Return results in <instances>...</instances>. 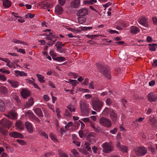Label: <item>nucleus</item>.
<instances>
[{"mask_svg":"<svg viewBox=\"0 0 157 157\" xmlns=\"http://www.w3.org/2000/svg\"><path fill=\"white\" fill-rule=\"evenodd\" d=\"M91 102L93 109L96 111H100L103 105V103L98 98L96 97L92 98Z\"/></svg>","mask_w":157,"mask_h":157,"instance_id":"nucleus-1","label":"nucleus"},{"mask_svg":"<svg viewBox=\"0 0 157 157\" xmlns=\"http://www.w3.org/2000/svg\"><path fill=\"white\" fill-rule=\"evenodd\" d=\"M98 67L99 68V72H101L105 77L109 79L111 78L110 72L108 67L101 64L98 65Z\"/></svg>","mask_w":157,"mask_h":157,"instance_id":"nucleus-2","label":"nucleus"},{"mask_svg":"<svg viewBox=\"0 0 157 157\" xmlns=\"http://www.w3.org/2000/svg\"><path fill=\"white\" fill-rule=\"evenodd\" d=\"M80 105L82 113L83 115H85L89 113V109L88 108V105L85 102L81 101Z\"/></svg>","mask_w":157,"mask_h":157,"instance_id":"nucleus-3","label":"nucleus"},{"mask_svg":"<svg viewBox=\"0 0 157 157\" xmlns=\"http://www.w3.org/2000/svg\"><path fill=\"white\" fill-rule=\"evenodd\" d=\"M100 123L107 127H110L111 126V121L105 117H101L99 120Z\"/></svg>","mask_w":157,"mask_h":157,"instance_id":"nucleus-4","label":"nucleus"},{"mask_svg":"<svg viewBox=\"0 0 157 157\" xmlns=\"http://www.w3.org/2000/svg\"><path fill=\"white\" fill-rule=\"evenodd\" d=\"M110 143H105L103 144V151L105 153H109L113 150V147Z\"/></svg>","mask_w":157,"mask_h":157,"instance_id":"nucleus-5","label":"nucleus"},{"mask_svg":"<svg viewBox=\"0 0 157 157\" xmlns=\"http://www.w3.org/2000/svg\"><path fill=\"white\" fill-rule=\"evenodd\" d=\"M147 152V149L144 147H140L137 150L135 151L136 154L137 156H143Z\"/></svg>","mask_w":157,"mask_h":157,"instance_id":"nucleus-6","label":"nucleus"},{"mask_svg":"<svg viewBox=\"0 0 157 157\" xmlns=\"http://www.w3.org/2000/svg\"><path fill=\"white\" fill-rule=\"evenodd\" d=\"M0 124L3 127L9 128L11 126L12 123L6 119H3L0 121Z\"/></svg>","mask_w":157,"mask_h":157,"instance_id":"nucleus-7","label":"nucleus"},{"mask_svg":"<svg viewBox=\"0 0 157 157\" xmlns=\"http://www.w3.org/2000/svg\"><path fill=\"white\" fill-rule=\"evenodd\" d=\"M88 10L85 8H82L78 11L77 13L78 16H84L88 14Z\"/></svg>","mask_w":157,"mask_h":157,"instance_id":"nucleus-8","label":"nucleus"},{"mask_svg":"<svg viewBox=\"0 0 157 157\" xmlns=\"http://www.w3.org/2000/svg\"><path fill=\"white\" fill-rule=\"evenodd\" d=\"M9 135L11 137L15 138L23 139L24 137L23 135L22 134L16 132H11L9 134Z\"/></svg>","mask_w":157,"mask_h":157,"instance_id":"nucleus-9","label":"nucleus"},{"mask_svg":"<svg viewBox=\"0 0 157 157\" xmlns=\"http://www.w3.org/2000/svg\"><path fill=\"white\" fill-rule=\"evenodd\" d=\"M148 99L150 102L155 101L157 99V95L153 93H150L148 95Z\"/></svg>","mask_w":157,"mask_h":157,"instance_id":"nucleus-10","label":"nucleus"},{"mask_svg":"<svg viewBox=\"0 0 157 157\" xmlns=\"http://www.w3.org/2000/svg\"><path fill=\"white\" fill-rule=\"evenodd\" d=\"M21 94L22 96L24 98L30 96L29 92L27 90L24 89H22L21 92Z\"/></svg>","mask_w":157,"mask_h":157,"instance_id":"nucleus-11","label":"nucleus"},{"mask_svg":"<svg viewBox=\"0 0 157 157\" xmlns=\"http://www.w3.org/2000/svg\"><path fill=\"white\" fill-rule=\"evenodd\" d=\"M109 115L112 121L115 123L117 119V114L113 110L110 112Z\"/></svg>","mask_w":157,"mask_h":157,"instance_id":"nucleus-12","label":"nucleus"},{"mask_svg":"<svg viewBox=\"0 0 157 157\" xmlns=\"http://www.w3.org/2000/svg\"><path fill=\"white\" fill-rule=\"evenodd\" d=\"M63 10L62 7L57 5L55 8V12L58 15H60L62 13Z\"/></svg>","mask_w":157,"mask_h":157,"instance_id":"nucleus-13","label":"nucleus"},{"mask_svg":"<svg viewBox=\"0 0 157 157\" xmlns=\"http://www.w3.org/2000/svg\"><path fill=\"white\" fill-rule=\"evenodd\" d=\"M26 128L28 132L31 133L33 132V128L30 123L29 122H27L25 123Z\"/></svg>","mask_w":157,"mask_h":157,"instance_id":"nucleus-14","label":"nucleus"},{"mask_svg":"<svg viewBox=\"0 0 157 157\" xmlns=\"http://www.w3.org/2000/svg\"><path fill=\"white\" fill-rule=\"evenodd\" d=\"M3 2V7L6 8H8L10 7L11 6V2L9 0H2Z\"/></svg>","mask_w":157,"mask_h":157,"instance_id":"nucleus-15","label":"nucleus"},{"mask_svg":"<svg viewBox=\"0 0 157 157\" xmlns=\"http://www.w3.org/2000/svg\"><path fill=\"white\" fill-rule=\"evenodd\" d=\"M7 81L11 85V86L14 88H16L18 86V82L15 80H10L9 79Z\"/></svg>","mask_w":157,"mask_h":157,"instance_id":"nucleus-16","label":"nucleus"},{"mask_svg":"<svg viewBox=\"0 0 157 157\" xmlns=\"http://www.w3.org/2000/svg\"><path fill=\"white\" fill-rule=\"evenodd\" d=\"M138 22L140 25L145 27H147V25L146 20L144 17L140 19L139 20Z\"/></svg>","mask_w":157,"mask_h":157,"instance_id":"nucleus-17","label":"nucleus"},{"mask_svg":"<svg viewBox=\"0 0 157 157\" xmlns=\"http://www.w3.org/2000/svg\"><path fill=\"white\" fill-rule=\"evenodd\" d=\"M80 3V0H74L73 2L71 3V5L73 8H76L78 6Z\"/></svg>","mask_w":157,"mask_h":157,"instance_id":"nucleus-18","label":"nucleus"},{"mask_svg":"<svg viewBox=\"0 0 157 157\" xmlns=\"http://www.w3.org/2000/svg\"><path fill=\"white\" fill-rule=\"evenodd\" d=\"M0 91L2 94L5 95L7 94L8 92L7 88L3 86H0Z\"/></svg>","mask_w":157,"mask_h":157,"instance_id":"nucleus-19","label":"nucleus"},{"mask_svg":"<svg viewBox=\"0 0 157 157\" xmlns=\"http://www.w3.org/2000/svg\"><path fill=\"white\" fill-rule=\"evenodd\" d=\"M34 112L39 117H42L43 115L42 111L39 108H36L34 110Z\"/></svg>","mask_w":157,"mask_h":157,"instance_id":"nucleus-20","label":"nucleus"},{"mask_svg":"<svg viewBox=\"0 0 157 157\" xmlns=\"http://www.w3.org/2000/svg\"><path fill=\"white\" fill-rule=\"evenodd\" d=\"M52 58L53 59L57 61H64L65 60V59L64 57H55L56 55L54 54L52 56Z\"/></svg>","mask_w":157,"mask_h":157,"instance_id":"nucleus-21","label":"nucleus"},{"mask_svg":"<svg viewBox=\"0 0 157 157\" xmlns=\"http://www.w3.org/2000/svg\"><path fill=\"white\" fill-rule=\"evenodd\" d=\"M5 104L4 102L2 100H0V111L4 112L5 110Z\"/></svg>","mask_w":157,"mask_h":157,"instance_id":"nucleus-22","label":"nucleus"},{"mask_svg":"<svg viewBox=\"0 0 157 157\" xmlns=\"http://www.w3.org/2000/svg\"><path fill=\"white\" fill-rule=\"evenodd\" d=\"M139 31L138 28L136 26H132L131 27L130 33L132 34H136Z\"/></svg>","mask_w":157,"mask_h":157,"instance_id":"nucleus-23","label":"nucleus"},{"mask_svg":"<svg viewBox=\"0 0 157 157\" xmlns=\"http://www.w3.org/2000/svg\"><path fill=\"white\" fill-rule=\"evenodd\" d=\"M15 72L16 73V75L17 76L18 75H19L21 76H26L27 75V73L24 72H21L19 71H15Z\"/></svg>","mask_w":157,"mask_h":157,"instance_id":"nucleus-24","label":"nucleus"},{"mask_svg":"<svg viewBox=\"0 0 157 157\" xmlns=\"http://www.w3.org/2000/svg\"><path fill=\"white\" fill-rule=\"evenodd\" d=\"M58 152L60 157H68V155L61 150H58Z\"/></svg>","mask_w":157,"mask_h":157,"instance_id":"nucleus-25","label":"nucleus"},{"mask_svg":"<svg viewBox=\"0 0 157 157\" xmlns=\"http://www.w3.org/2000/svg\"><path fill=\"white\" fill-rule=\"evenodd\" d=\"M47 4V2H40L39 3L38 5L41 8L45 9L48 8Z\"/></svg>","mask_w":157,"mask_h":157,"instance_id":"nucleus-26","label":"nucleus"},{"mask_svg":"<svg viewBox=\"0 0 157 157\" xmlns=\"http://www.w3.org/2000/svg\"><path fill=\"white\" fill-rule=\"evenodd\" d=\"M77 19L78 22L80 24H82L86 20V18L83 16H79L78 18Z\"/></svg>","mask_w":157,"mask_h":157,"instance_id":"nucleus-27","label":"nucleus"},{"mask_svg":"<svg viewBox=\"0 0 157 157\" xmlns=\"http://www.w3.org/2000/svg\"><path fill=\"white\" fill-rule=\"evenodd\" d=\"M157 44H149V48L150 50L152 51H155L156 50V48L155 46L157 45Z\"/></svg>","mask_w":157,"mask_h":157,"instance_id":"nucleus-28","label":"nucleus"},{"mask_svg":"<svg viewBox=\"0 0 157 157\" xmlns=\"http://www.w3.org/2000/svg\"><path fill=\"white\" fill-rule=\"evenodd\" d=\"M36 75L38 77V79L40 82L43 83L44 82L45 80H44V77L43 76L38 74H36Z\"/></svg>","mask_w":157,"mask_h":157,"instance_id":"nucleus-29","label":"nucleus"},{"mask_svg":"<svg viewBox=\"0 0 157 157\" xmlns=\"http://www.w3.org/2000/svg\"><path fill=\"white\" fill-rule=\"evenodd\" d=\"M10 114L11 115L12 118L13 119H15L17 117V113L14 112L13 110H11L9 112Z\"/></svg>","mask_w":157,"mask_h":157,"instance_id":"nucleus-30","label":"nucleus"},{"mask_svg":"<svg viewBox=\"0 0 157 157\" xmlns=\"http://www.w3.org/2000/svg\"><path fill=\"white\" fill-rule=\"evenodd\" d=\"M151 122V124L153 127H156L157 126V124L156 123V121L154 118H152L149 120Z\"/></svg>","mask_w":157,"mask_h":157,"instance_id":"nucleus-31","label":"nucleus"},{"mask_svg":"<svg viewBox=\"0 0 157 157\" xmlns=\"http://www.w3.org/2000/svg\"><path fill=\"white\" fill-rule=\"evenodd\" d=\"M33 98L31 97L30 98L28 102H27L26 104L29 107L33 105Z\"/></svg>","mask_w":157,"mask_h":157,"instance_id":"nucleus-32","label":"nucleus"},{"mask_svg":"<svg viewBox=\"0 0 157 157\" xmlns=\"http://www.w3.org/2000/svg\"><path fill=\"white\" fill-rule=\"evenodd\" d=\"M26 114H27L29 117L34 119V118L36 116L32 112L28 111L26 113Z\"/></svg>","mask_w":157,"mask_h":157,"instance_id":"nucleus-33","label":"nucleus"},{"mask_svg":"<svg viewBox=\"0 0 157 157\" xmlns=\"http://www.w3.org/2000/svg\"><path fill=\"white\" fill-rule=\"evenodd\" d=\"M22 122L20 121H18V122H17L15 123V126L17 127L18 128L22 129V128H21L22 125Z\"/></svg>","mask_w":157,"mask_h":157,"instance_id":"nucleus-34","label":"nucleus"},{"mask_svg":"<svg viewBox=\"0 0 157 157\" xmlns=\"http://www.w3.org/2000/svg\"><path fill=\"white\" fill-rule=\"evenodd\" d=\"M127 146L122 145V146L119 149L123 152H127Z\"/></svg>","mask_w":157,"mask_h":157,"instance_id":"nucleus-35","label":"nucleus"},{"mask_svg":"<svg viewBox=\"0 0 157 157\" xmlns=\"http://www.w3.org/2000/svg\"><path fill=\"white\" fill-rule=\"evenodd\" d=\"M62 42L59 41H58L56 42L55 46L56 47L57 49H59L62 48Z\"/></svg>","mask_w":157,"mask_h":157,"instance_id":"nucleus-36","label":"nucleus"},{"mask_svg":"<svg viewBox=\"0 0 157 157\" xmlns=\"http://www.w3.org/2000/svg\"><path fill=\"white\" fill-rule=\"evenodd\" d=\"M17 141L21 145H26L27 144L25 141L17 139Z\"/></svg>","mask_w":157,"mask_h":157,"instance_id":"nucleus-37","label":"nucleus"},{"mask_svg":"<svg viewBox=\"0 0 157 157\" xmlns=\"http://www.w3.org/2000/svg\"><path fill=\"white\" fill-rule=\"evenodd\" d=\"M69 82H71L72 86H75L76 84L78 83V82L75 80H71L69 79Z\"/></svg>","mask_w":157,"mask_h":157,"instance_id":"nucleus-38","label":"nucleus"},{"mask_svg":"<svg viewBox=\"0 0 157 157\" xmlns=\"http://www.w3.org/2000/svg\"><path fill=\"white\" fill-rule=\"evenodd\" d=\"M0 132L4 135H6L8 134V131L1 128L0 129Z\"/></svg>","mask_w":157,"mask_h":157,"instance_id":"nucleus-39","label":"nucleus"},{"mask_svg":"<svg viewBox=\"0 0 157 157\" xmlns=\"http://www.w3.org/2000/svg\"><path fill=\"white\" fill-rule=\"evenodd\" d=\"M85 146V148L87 149L88 151H91V148L89 147L90 144L89 143H85L84 145Z\"/></svg>","mask_w":157,"mask_h":157,"instance_id":"nucleus-40","label":"nucleus"},{"mask_svg":"<svg viewBox=\"0 0 157 157\" xmlns=\"http://www.w3.org/2000/svg\"><path fill=\"white\" fill-rule=\"evenodd\" d=\"M96 135V134L94 132H91L88 135L87 137L88 138H89L91 136L92 137H95Z\"/></svg>","mask_w":157,"mask_h":157,"instance_id":"nucleus-41","label":"nucleus"},{"mask_svg":"<svg viewBox=\"0 0 157 157\" xmlns=\"http://www.w3.org/2000/svg\"><path fill=\"white\" fill-rule=\"evenodd\" d=\"M64 115L67 117H70L71 116V113H70L67 109L65 110Z\"/></svg>","mask_w":157,"mask_h":157,"instance_id":"nucleus-42","label":"nucleus"},{"mask_svg":"<svg viewBox=\"0 0 157 157\" xmlns=\"http://www.w3.org/2000/svg\"><path fill=\"white\" fill-rule=\"evenodd\" d=\"M0 71L3 73H7L8 74L10 73V72L9 71L6 70L4 68L0 69Z\"/></svg>","mask_w":157,"mask_h":157,"instance_id":"nucleus-43","label":"nucleus"},{"mask_svg":"<svg viewBox=\"0 0 157 157\" xmlns=\"http://www.w3.org/2000/svg\"><path fill=\"white\" fill-rule=\"evenodd\" d=\"M99 35H87L86 36L87 37H89L91 39H93L94 37H97L100 36Z\"/></svg>","mask_w":157,"mask_h":157,"instance_id":"nucleus-44","label":"nucleus"},{"mask_svg":"<svg viewBox=\"0 0 157 157\" xmlns=\"http://www.w3.org/2000/svg\"><path fill=\"white\" fill-rule=\"evenodd\" d=\"M148 150L149 151H151V152L153 154H154L155 151V149L154 148L153 146H151L149 147H148Z\"/></svg>","mask_w":157,"mask_h":157,"instance_id":"nucleus-45","label":"nucleus"},{"mask_svg":"<svg viewBox=\"0 0 157 157\" xmlns=\"http://www.w3.org/2000/svg\"><path fill=\"white\" fill-rule=\"evenodd\" d=\"M56 40H52L49 41L48 43H47V44L49 45L52 46L53 44H55V42L56 41Z\"/></svg>","mask_w":157,"mask_h":157,"instance_id":"nucleus-46","label":"nucleus"},{"mask_svg":"<svg viewBox=\"0 0 157 157\" xmlns=\"http://www.w3.org/2000/svg\"><path fill=\"white\" fill-rule=\"evenodd\" d=\"M14 99L17 102V103H20L21 102V101L19 97L18 96H15L14 97Z\"/></svg>","mask_w":157,"mask_h":157,"instance_id":"nucleus-47","label":"nucleus"},{"mask_svg":"<svg viewBox=\"0 0 157 157\" xmlns=\"http://www.w3.org/2000/svg\"><path fill=\"white\" fill-rule=\"evenodd\" d=\"M65 1L66 0H58V2L60 5L63 6L65 3Z\"/></svg>","mask_w":157,"mask_h":157,"instance_id":"nucleus-48","label":"nucleus"},{"mask_svg":"<svg viewBox=\"0 0 157 157\" xmlns=\"http://www.w3.org/2000/svg\"><path fill=\"white\" fill-rule=\"evenodd\" d=\"M50 136L51 139L53 140L54 141H57V139L52 134H50Z\"/></svg>","mask_w":157,"mask_h":157,"instance_id":"nucleus-49","label":"nucleus"},{"mask_svg":"<svg viewBox=\"0 0 157 157\" xmlns=\"http://www.w3.org/2000/svg\"><path fill=\"white\" fill-rule=\"evenodd\" d=\"M152 66L154 67H156L157 66V59H155L154 60Z\"/></svg>","mask_w":157,"mask_h":157,"instance_id":"nucleus-50","label":"nucleus"},{"mask_svg":"<svg viewBox=\"0 0 157 157\" xmlns=\"http://www.w3.org/2000/svg\"><path fill=\"white\" fill-rule=\"evenodd\" d=\"M57 51H58V52L60 53H65L66 52L65 51V49L63 48H61L59 49H57Z\"/></svg>","mask_w":157,"mask_h":157,"instance_id":"nucleus-51","label":"nucleus"},{"mask_svg":"<svg viewBox=\"0 0 157 157\" xmlns=\"http://www.w3.org/2000/svg\"><path fill=\"white\" fill-rule=\"evenodd\" d=\"M94 83L93 81H91V82L89 84V88H91L92 89H94V87L93 86Z\"/></svg>","mask_w":157,"mask_h":157,"instance_id":"nucleus-52","label":"nucleus"},{"mask_svg":"<svg viewBox=\"0 0 157 157\" xmlns=\"http://www.w3.org/2000/svg\"><path fill=\"white\" fill-rule=\"evenodd\" d=\"M152 20L154 24L157 25V18L155 17H153L152 18Z\"/></svg>","mask_w":157,"mask_h":157,"instance_id":"nucleus-53","label":"nucleus"},{"mask_svg":"<svg viewBox=\"0 0 157 157\" xmlns=\"http://www.w3.org/2000/svg\"><path fill=\"white\" fill-rule=\"evenodd\" d=\"M117 128H115L113 129L110 131V132L113 134H114L117 132Z\"/></svg>","mask_w":157,"mask_h":157,"instance_id":"nucleus-54","label":"nucleus"},{"mask_svg":"<svg viewBox=\"0 0 157 157\" xmlns=\"http://www.w3.org/2000/svg\"><path fill=\"white\" fill-rule=\"evenodd\" d=\"M0 80H1L3 81H5L6 80V78L4 75H0Z\"/></svg>","mask_w":157,"mask_h":157,"instance_id":"nucleus-55","label":"nucleus"},{"mask_svg":"<svg viewBox=\"0 0 157 157\" xmlns=\"http://www.w3.org/2000/svg\"><path fill=\"white\" fill-rule=\"evenodd\" d=\"M72 152L74 155H77L78 154V153L75 149H73Z\"/></svg>","mask_w":157,"mask_h":157,"instance_id":"nucleus-56","label":"nucleus"},{"mask_svg":"<svg viewBox=\"0 0 157 157\" xmlns=\"http://www.w3.org/2000/svg\"><path fill=\"white\" fill-rule=\"evenodd\" d=\"M40 134L45 137L46 138H48V136L44 132H41Z\"/></svg>","mask_w":157,"mask_h":157,"instance_id":"nucleus-57","label":"nucleus"},{"mask_svg":"<svg viewBox=\"0 0 157 157\" xmlns=\"http://www.w3.org/2000/svg\"><path fill=\"white\" fill-rule=\"evenodd\" d=\"M155 84V81L154 80L151 81L149 82V84L150 86H154Z\"/></svg>","mask_w":157,"mask_h":157,"instance_id":"nucleus-58","label":"nucleus"},{"mask_svg":"<svg viewBox=\"0 0 157 157\" xmlns=\"http://www.w3.org/2000/svg\"><path fill=\"white\" fill-rule=\"evenodd\" d=\"M17 52H20V53H21L23 54L25 53V50L24 49H21V48H19V50L17 51Z\"/></svg>","mask_w":157,"mask_h":157,"instance_id":"nucleus-59","label":"nucleus"},{"mask_svg":"<svg viewBox=\"0 0 157 157\" xmlns=\"http://www.w3.org/2000/svg\"><path fill=\"white\" fill-rule=\"evenodd\" d=\"M106 101L107 104L108 105H110L112 103L111 101L109 98H108L106 99Z\"/></svg>","mask_w":157,"mask_h":157,"instance_id":"nucleus-60","label":"nucleus"},{"mask_svg":"<svg viewBox=\"0 0 157 157\" xmlns=\"http://www.w3.org/2000/svg\"><path fill=\"white\" fill-rule=\"evenodd\" d=\"M112 4L109 2L108 3H106L105 4H104L103 5V6L105 8H106L108 7L109 6L111 5Z\"/></svg>","mask_w":157,"mask_h":157,"instance_id":"nucleus-61","label":"nucleus"},{"mask_svg":"<svg viewBox=\"0 0 157 157\" xmlns=\"http://www.w3.org/2000/svg\"><path fill=\"white\" fill-rule=\"evenodd\" d=\"M82 121L84 122H90V119L88 118H85L82 119Z\"/></svg>","mask_w":157,"mask_h":157,"instance_id":"nucleus-62","label":"nucleus"},{"mask_svg":"<svg viewBox=\"0 0 157 157\" xmlns=\"http://www.w3.org/2000/svg\"><path fill=\"white\" fill-rule=\"evenodd\" d=\"M83 134V131L82 130H80L78 132L79 136L81 138L82 137Z\"/></svg>","mask_w":157,"mask_h":157,"instance_id":"nucleus-63","label":"nucleus"},{"mask_svg":"<svg viewBox=\"0 0 157 157\" xmlns=\"http://www.w3.org/2000/svg\"><path fill=\"white\" fill-rule=\"evenodd\" d=\"M43 97L46 101H47L49 100L48 96L47 95H44Z\"/></svg>","mask_w":157,"mask_h":157,"instance_id":"nucleus-64","label":"nucleus"}]
</instances>
